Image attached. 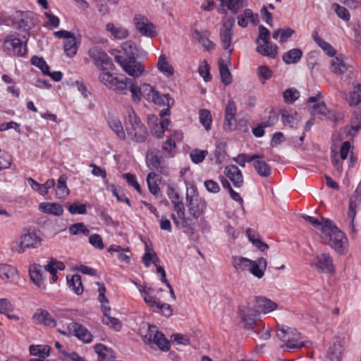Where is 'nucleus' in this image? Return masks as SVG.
<instances>
[{"mask_svg": "<svg viewBox=\"0 0 361 361\" xmlns=\"http://www.w3.org/2000/svg\"><path fill=\"white\" fill-rule=\"evenodd\" d=\"M122 49L125 55L115 56V61L123 70L134 78H139L144 72L145 67L141 62L135 59L137 48L132 41H126L122 44Z\"/></svg>", "mask_w": 361, "mask_h": 361, "instance_id": "nucleus-1", "label": "nucleus"}, {"mask_svg": "<svg viewBox=\"0 0 361 361\" xmlns=\"http://www.w3.org/2000/svg\"><path fill=\"white\" fill-rule=\"evenodd\" d=\"M322 238L337 253L344 255L347 252L348 239L332 221H326L322 227Z\"/></svg>", "mask_w": 361, "mask_h": 361, "instance_id": "nucleus-2", "label": "nucleus"}, {"mask_svg": "<svg viewBox=\"0 0 361 361\" xmlns=\"http://www.w3.org/2000/svg\"><path fill=\"white\" fill-rule=\"evenodd\" d=\"M126 130L130 139L137 143L144 142L148 135L145 126L142 123L133 109L128 110Z\"/></svg>", "mask_w": 361, "mask_h": 361, "instance_id": "nucleus-3", "label": "nucleus"}, {"mask_svg": "<svg viewBox=\"0 0 361 361\" xmlns=\"http://www.w3.org/2000/svg\"><path fill=\"white\" fill-rule=\"evenodd\" d=\"M276 336L285 343V347L290 350L298 349L304 346V343L301 341V334L295 329L282 327L276 331Z\"/></svg>", "mask_w": 361, "mask_h": 361, "instance_id": "nucleus-4", "label": "nucleus"}, {"mask_svg": "<svg viewBox=\"0 0 361 361\" xmlns=\"http://www.w3.org/2000/svg\"><path fill=\"white\" fill-rule=\"evenodd\" d=\"M144 341L148 344L156 345L162 351H168L171 346L169 341L154 325L148 326L147 332L144 336Z\"/></svg>", "mask_w": 361, "mask_h": 361, "instance_id": "nucleus-5", "label": "nucleus"}, {"mask_svg": "<svg viewBox=\"0 0 361 361\" xmlns=\"http://www.w3.org/2000/svg\"><path fill=\"white\" fill-rule=\"evenodd\" d=\"M146 164L152 171L169 176V167L164 161V155L158 151H148L146 155Z\"/></svg>", "mask_w": 361, "mask_h": 361, "instance_id": "nucleus-6", "label": "nucleus"}, {"mask_svg": "<svg viewBox=\"0 0 361 361\" xmlns=\"http://www.w3.org/2000/svg\"><path fill=\"white\" fill-rule=\"evenodd\" d=\"M311 265L317 271L325 274H334L336 268L332 256L329 253L322 252L317 255Z\"/></svg>", "mask_w": 361, "mask_h": 361, "instance_id": "nucleus-7", "label": "nucleus"}, {"mask_svg": "<svg viewBox=\"0 0 361 361\" xmlns=\"http://www.w3.org/2000/svg\"><path fill=\"white\" fill-rule=\"evenodd\" d=\"M143 97L149 102L159 106H169L170 101L173 99L169 94H160L153 87L149 85H142Z\"/></svg>", "mask_w": 361, "mask_h": 361, "instance_id": "nucleus-8", "label": "nucleus"}, {"mask_svg": "<svg viewBox=\"0 0 361 361\" xmlns=\"http://www.w3.org/2000/svg\"><path fill=\"white\" fill-rule=\"evenodd\" d=\"M88 54L93 60L94 64L101 67L102 70H111L114 64L106 52L97 47H92L89 49Z\"/></svg>", "mask_w": 361, "mask_h": 361, "instance_id": "nucleus-9", "label": "nucleus"}, {"mask_svg": "<svg viewBox=\"0 0 361 361\" xmlns=\"http://www.w3.org/2000/svg\"><path fill=\"white\" fill-rule=\"evenodd\" d=\"M235 25V18L229 17L222 22V25L220 30V40L222 47L224 49H228L232 42L233 37V28Z\"/></svg>", "mask_w": 361, "mask_h": 361, "instance_id": "nucleus-10", "label": "nucleus"}, {"mask_svg": "<svg viewBox=\"0 0 361 361\" xmlns=\"http://www.w3.org/2000/svg\"><path fill=\"white\" fill-rule=\"evenodd\" d=\"M4 49L9 54L17 56H23L27 51L26 47H23L22 41L13 35H8L5 38Z\"/></svg>", "mask_w": 361, "mask_h": 361, "instance_id": "nucleus-11", "label": "nucleus"}, {"mask_svg": "<svg viewBox=\"0 0 361 361\" xmlns=\"http://www.w3.org/2000/svg\"><path fill=\"white\" fill-rule=\"evenodd\" d=\"M133 22L140 35L148 37H152L157 35L154 25L147 17L142 15H135Z\"/></svg>", "mask_w": 361, "mask_h": 361, "instance_id": "nucleus-12", "label": "nucleus"}, {"mask_svg": "<svg viewBox=\"0 0 361 361\" xmlns=\"http://www.w3.org/2000/svg\"><path fill=\"white\" fill-rule=\"evenodd\" d=\"M188 211L190 215L195 219H198L202 215L206 208V202L204 200L199 197L198 195L189 196L186 195Z\"/></svg>", "mask_w": 361, "mask_h": 361, "instance_id": "nucleus-13", "label": "nucleus"}, {"mask_svg": "<svg viewBox=\"0 0 361 361\" xmlns=\"http://www.w3.org/2000/svg\"><path fill=\"white\" fill-rule=\"evenodd\" d=\"M259 315L257 311L248 307H245L240 310V317L243 326L247 329H252L255 326L259 325L257 321Z\"/></svg>", "mask_w": 361, "mask_h": 361, "instance_id": "nucleus-14", "label": "nucleus"}, {"mask_svg": "<svg viewBox=\"0 0 361 361\" xmlns=\"http://www.w3.org/2000/svg\"><path fill=\"white\" fill-rule=\"evenodd\" d=\"M68 329L70 334H73L84 343H90L92 341V335L90 331L82 325L71 322L68 325Z\"/></svg>", "mask_w": 361, "mask_h": 361, "instance_id": "nucleus-15", "label": "nucleus"}, {"mask_svg": "<svg viewBox=\"0 0 361 361\" xmlns=\"http://www.w3.org/2000/svg\"><path fill=\"white\" fill-rule=\"evenodd\" d=\"M224 173L232 182L233 186L240 188L243 185V176L240 169L235 165H228L225 168Z\"/></svg>", "mask_w": 361, "mask_h": 361, "instance_id": "nucleus-16", "label": "nucleus"}, {"mask_svg": "<svg viewBox=\"0 0 361 361\" xmlns=\"http://www.w3.org/2000/svg\"><path fill=\"white\" fill-rule=\"evenodd\" d=\"M32 321L36 324H41L46 326L54 327L56 325V320L50 314L44 310L37 309L32 316Z\"/></svg>", "mask_w": 361, "mask_h": 361, "instance_id": "nucleus-17", "label": "nucleus"}, {"mask_svg": "<svg viewBox=\"0 0 361 361\" xmlns=\"http://www.w3.org/2000/svg\"><path fill=\"white\" fill-rule=\"evenodd\" d=\"M237 112L235 104L229 100L225 109L224 128L226 130H233L235 127V114Z\"/></svg>", "mask_w": 361, "mask_h": 361, "instance_id": "nucleus-18", "label": "nucleus"}, {"mask_svg": "<svg viewBox=\"0 0 361 361\" xmlns=\"http://www.w3.org/2000/svg\"><path fill=\"white\" fill-rule=\"evenodd\" d=\"M146 180L149 192L156 198L161 197L162 196V193L159 186V184L161 182V178L159 176L156 172L152 171L148 173Z\"/></svg>", "mask_w": 361, "mask_h": 361, "instance_id": "nucleus-19", "label": "nucleus"}, {"mask_svg": "<svg viewBox=\"0 0 361 361\" xmlns=\"http://www.w3.org/2000/svg\"><path fill=\"white\" fill-rule=\"evenodd\" d=\"M31 281L39 288H45L42 276V267L40 264H33L29 268Z\"/></svg>", "mask_w": 361, "mask_h": 361, "instance_id": "nucleus-20", "label": "nucleus"}, {"mask_svg": "<svg viewBox=\"0 0 361 361\" xmlns=\"http://www.w3.org/2000/svg\"><path fill=\"white\" fill-rule=\"evenodd\" d=\"M267 269V260L264 257H259L257 260H252L249 271L257 279H262Z\"/></svg>", "mask_w": 361, "mask_h": 361, "instance_id": "nucleus-21", "label": "nucleus"}, {"mask_svg": "<svg viewBox=\"0 0 361 361\" xmlns=\"http://www.w3.org/2000/svg\"><path fill=\"white\" fill-rule=\"evenodd\" d=\"M314 115H319L322 116V119L324 120H334L335 115L334 113L330 111L326 107L324 102L314 104L312 106Z\"/></svg>", "mask_w": 361, "mask_h": 361, "instance_id": "nucleus-22", "label": "nucleus"}, {"mask_svg": "<svg viewBox=\"0 0 361 361\" xmlns=\"http://www.w3.org/2000/svg\"><path fill=\"white\" fill-rule=\"evenodd\" d=\"M361 202V193L356 190L350 197L349 201L348 217L351 219L350 224L353 226L354 219L356 215V209Z\"/></svg>", "mask_w": 361, "mask_h": 361, "instance_id": "nucleus-23", "label": "nucleus"}, {"mask_svg": "<svg viewBox=\"0 0 361 361\" xmlns=\"http://www.w3.org/2000/svg\"><path fill=\"white\" fill-rule=\"evenodd\" d=\"M313 40L315 43L329 56H334L336 54L334 48L324 39H322L317 31L312 35Z\"/></svg>", "mask_w": 361, "mask_h": 361, "instance_id": "nucleus-24", "label": "nucleus"}, {"mask_svg": "<svg viewBox=\"0 0 361 361\" xmlns=\"http://www.w3.org/2000/svg\"><path fill=\"white\" fill-rule=\"evenodd\" d=\"M253 166L257 174L261 177L268 178L271 174V166L262 158L256 159L253 162Z\"/></svg>", "mask_w": 361, "mask_h": 361, "instance_id": "nucleus-25", "label": "nucleus"}, {"mask_svg": "<svg viewBox=\"0 0 361 361\" xmlns=\"http://www.w3.org/2000/svg\"><path fill=\"white\" fill-rule=\"evenodd\" d=\"M302 56V50L299 48H294L284 53L282 59L286 64H293L298 63Z\"/></svg>", "mask_w": 361, "mask_h": 361, "instance_id": "nucleus-26", "label": "nucleus"}, {"mask_svg": "<svg viewBox=\"0 0 361 361\" xmlns=\"http://www.w3.org/2000/svg\"><path fill=\"white\" fill-rule=\"evenodd\" d=\"M331 68L334 73L338 75H342L347 71L348 66L345 64L342 54H339L332 59Z\"/></svg>", "mask_w": 361, "mask_h": 361, "instance_id": "nucleus-27", "label": "nucleus"}, {"mask_svg": "<svg viewBox=\"0 0 361 361\" xmlns=\"http://www.w3.org/2000/svg\"><path fill=\"white\" fill-rule=\"evenodd\" d=\"M257 307L262 310L264 314L271 312L275 310L278 305L272 300L267 299L264 297H259L256 300Z\"/></svg>", "mask_w": 361, "mask_h": 361, "instance_id": "nucleus-28", "label": "nucleus"}, {"mask_svg": "<svg viewBox=\"0 0 361 361\" xmlns=\"http://www.w3.org/2000/svg\"><path fill=\"white\" fill-rule=\"evenodd\" d=\"M278 47L276 44H270L269 42L267 44L258 45L256 51L262 56H268L271 59H275L277 55Z\"/></svg>", "mask_w": 361, "mask_h": 361, "instance_id": "nucleus-29", "label": "nucleus"}, {"mask_svg": "<svg viewBox=\"0 0 361 361\" xmlns=\"http://www.w3.org/2000/svg\"><path fill=\"white\" fill-rule=\"evenodd\" d=\"M39 209L44 213L61 216L63 212V207L57 203L43 202L39 204Z\"/></svg>", "mask_w": 361, "mask_h": 361, "instance_id": "nucleus-30", "label": "nucleus"}, {"mask_svg": "<svg viewBox=\"0 0 361 361\" xmlns=\"http://www.w3.org/2000/svg\"><path fill=\"white\" fill-rule=\"evenodd\" d=\"M21 244L28 248L37 247L40 245V238L35 233H28L20 238Z\"/></svg>", "mask_w": 361, "mask_h": 361, "instance_id": "nucleus-31", "label": "nucleus"}, {"mask_svg": "<svg viewBox=\"0 0 361 361\" xmlns=\"http://www.w3.org/2000/svg\"><path fill=\"white\" fill-rule=\"evenodd\" d=\"M220 1V6L222 8V13H226L230 11L232 13L236 14L241 6L240 0H218Z\"/></svg>", "mask_w": 361, "mask_h": 361, "instance_id": "nucleus-32", "label": "nucleus"}, {"mask_svg": "<svg viewBox=\"0 0 361 361\" xmlns=\"http://www.w3.org/2000/svg\"><path fill=\"white\" fill-rule=\"evenodd\" d=\"M67 282L68 286L78 295L83 293V286L82 283L81 276L79 274H74L69 279L67 276Z\"/></svg>", "mask_w": 361, "mask_h": 361, "instance_id": "nucleus-33", "label": "nucleus"}, {"mask_svg": "<svg viewBox=\"0 0 361 361\" xmlns=\"http://www.w3.org/2000/svg\"><path fill=\"white\" fill-rule=\"evenodd\" d=\"M132 81V79L128 78L126 77H124L121 79L117 78L112 90L118 94H126Z\"/></svg>", "mask_w": 361, "mask_h": 361, "instance_id": "nucleus-34", "label": "nucleus"}, {"mask_svg": "<svg viewBox=\"0 0 361 361\" xmlns=\"http://www.w3.org/2000/svg\"><path fill=\"white\" fill-rule=\"evenodd\" d=\"M106 30L110 32L114 37L119 39H125L128 35V31L126 28L121 26H116L111 23L106 24Z\"/></svg>", "mask_w": 361, "mask_h": 361, "instance_id": "nucleus-35", "label": "nucleus"}, {"mask_svg": "<svg viewBox=\"0 0 361 361\" xmlns=\"http://www.w3.org/2000/svg\"><path fill=\"white\" fill-rule=\"evenodd\" d=\"M67 177L65 175L61 176L58 179L56 195L58 198L64 199L70 192L66 185Z\"/></svg>", "mask_w": 361, "mask_h": 361, "instance_id": "nucleus-36", "label": "nucleus"}, {"mask_svg": "<svg viewBox=\"0 0 361 361\" xmlns=\"http://www.w3.org/2000/svg\"><path fill=\"white\" fill-rule=\"evenodd\" d=\"M157 68L167 77H170L174 73L173 68L169 63L164 54H161L158 59Z\"/></svg>", "mask_w": 361, "mask_h": 361, "instance_id": "nucleus-37", "label": "nucleus"}, {"mask_svg": "<svg viewBox=\"0 0 361 361\" xmlns=\"http://www.w3.org/2000/svg\"><path fill=\"white\" fill-rule=\"evenodd\" d=\"M29 350L31 355L44 359L49 355L50 348L44 345H32L30 346Z\"/></svg>", "mask_w": 361, "mask_h": 361, "instance_id": "nucleus-38", "label": "nucleus"}, {"mask_svg": "<svg viewBox=\"0 0 361 361\" xmlns=\"http://www.w3.org/2000/svg\"><path fill=\"white\" fill-rule=\"evenodd\" d=\"M18 274L16 267L7 264H0V278L3 280L13 279Z\"/></svg>", "mask_w": 361, "mask_h": 361, "instance_id": "nucleus-39", "label": "nucleus"}, {"mask_svg": "<svg viewBox=\"0 0 361 361\" xmlns=\"http://www.w3.org/2000/svg\"><path fill=\"white\" fill-rule=\"evenodd\" d=\"M252 261V260L245 257H234L233 260V265L237 271L243 272L249 271Z\"/></svg>", "mask_w": 361, "mask_h": 361, "instance_id": "nucleus-40", "label": "nucleus"}, {"mask_svg": "<svg viewBox=\"0 0 361 361\" xmlns=\"http://www.w3.org/2000/svg\"><path fill=\"white\" fill-rule=\"evenodd\" d=\"M64 52L66 56L73 57L76 54L78 46L76 43V38L75 35L68 38L64 42Z\"/></svg>", "mask_w": 361, "mask_h": 361, "instance_id": "nucleus-41", "label": "nucleus"}, {"mask_svg": "<svg viewBox=\"0 0 361 361\" xmlns=\"http://www.w3.org/2000/svg\"><path fill=\"white\" fill-rule=\"evenodd\" d=\"M109 125L119 139L124 140L126 138V133L121 121L117 118H111L109 121Z\"/></svg>", "mask_w": 361, "mask_h": 361, "instance_id": "nucleus-42", "label": "nucleus"}, {"mask_svg": "<svg viewBox=\"0 0 361 361\" xmlns=\"http://www.w3.org/2000/svg\"><path fill=\"white\" fill-rule=\"evenodd\" d=\"M140 291L145 302L150 308L153 310L154 307H157V302H159V300L152 295L153 289L152 288H149L147 290H140Z\"/></svg>", "mask_w": 361, "mask_h": 361, "instance_id": "nucleus-43", "label": "nucleus"}, {"mask_svg": "<svg viewBox=\"0 0 361 361\" xmlns=\"http://www.w3.org/2000/svg\"><path fill=\"white\" fill-rule=\"evenodd\" d=\"M263 158V156L259 154H240L237 157L233 158V161L237 162L240 166L245 167L246 162H255L256 159Z\"/></svg>", "mask_w": 361, "mask_h": 361, "instance_id": "nucleus-44", "label": "nucleus"}, {"mask_svg": "<svg viewBox=\"0 0 361 361\" xmlns=\"http://www.w3.org/2000/svg\"><path fill=\"white\" fill-rule=\"evenodd\" d=\"M13 23L18 30H29L31 29L29 18L23 13L15 17Z\"/></svg>", "mask_w": 361, "mask_h": 361, "instance_id": "nucleus-45", "label": "nucleus"}, {"mask_svg": "<svg viewBox=\"0 0 361 361\" xmlns=\"http://www.w3.org/2000/svg\"><path fill=\"white\" fill-rule=\"evenodd\" d=\"M102 321L104 325L108 326L116 331H119L122 328L121 321L116 317L110 316V314L104 315Z\"/></svg>", "mask_w": 361, "mask_h": 361, "instance_id": "nucleus-46", "label": "nucleus"}, {"mask_svg": "<svg viewBox=\"0 0 361 361\" xmlns=\"http://www.w3.org/2000/svg\"><path fill=\"white\" fill-rule=\"evenodd\" d=\"M219 66L221 82L226 85L231 84L232 76L227 66L223 61H221L219 63Z\"/></svg>", "mask_w": 361, "mask_h": 361, "instance_id": "nucleus-47", "label": "nucleus"}, {"mask_svg": "<svg viewBox=\"0 0 361 361\" xmlns=\"http://www.w3.org/2000/svg\"><path fill=\"white\" fill-rule=\"evenodd\" d=\"M200 122L205 128L207 130L211 128V124L212 121V115L209 110L202 109L200 111Z\"/></svg>", "mask_w": 361, "mask_h": 361, "instance_id": "nucleus-48", "label": "nucleus"}, {"mask_svg": "<svg viewBox=\"0 0 361 361\" xmlns=\"http://www.w3.org/2000/svg\"><path fill=\"white\" fill-rule=\"evenodd\" d=\"M157 303V307H154L152 310L154 312L160 313L166 317H171L173 314V310L170 305L161 302L160 300Z\"/></svg>", "mask_w": 361, "mask_h": 361, "instance_id": "nucleus-49", "label": "nucleus"}, {"mask_svg": "<svg viewBox=\"0 0 361 361\" xmlns=\"http://www.w3.org/2000/svg\"><path fill=\"white\" fill-rule=\"evenodd\" d=\"M208 152L207 150L195 149L190 153V157L193 163L200 164L204 160Z\"/></svg>", "mask_w": 361, "mask_h": 361, "instance_id": "nucleus-50", "label": "nucleus"}, {"mask_svg": "<svg viewBox=\"0 0 361 361\" xmlns=\"http://www.w3.org/2000/svg\"><path fill=\"white\" fill-rule=\"evenodd\" d=\"M302 218L310 222L314 227L319 228L321 231V233H322V227L324 224H326V221H331V220L322 217L321 220H319L317 218L306 214L302 215Z\"/></svg>", "mask_w": 361, "mask_h": 361, "instance_id": "nucleus-51", "label": "nucleus"}, {"mask_svg": "<svg viewBox=\"0 0 361 361\" xmlns=\"http://www.w3.org/2000/svg\"><path fill=\"white\" fill-rule=\"evenodd\" d=\"M116 78H117L114 77L112 74L108 72L102 73L99 76L100 82L109 89L113 88Z\"/></svg>", "mask_w": 361, "mask_h": 361, "instance_id": "nucleus-52", "label": "nucleus"}, {"mask_svg": "<svg viewBox=\"0 0 361 361\" xmlns=\"http://www.w3.org/2000/svg\"><path fill=\"white\" fill-rule=\"evenodd\" d=\"M283 99L286 103L292 104L300 97V92L295 88H288L283 92Z\"/></svg>", "mask_w": 361, "mask_h": 361, "instance_id": "nucleus-53", "label": "nucleus"}, {"mask_svg": "<svg viewBox=\"0 0 361 361\" xmlns=\"http://www.w3.org/2000/svg\"><path fill=\"white\" fill-rule=\"evenodd\" d=\"M361 128V115L360 114H355L350 121V130L348 133L355 136V133Z\"/></svg>", "mask_w": 361, "mask_h": 361, "instance_id": "nucleus-54", "label": "nucleus"}, {"mask_svg": "<svg viewBox=\"0 0 361 361\" xmlns=\"http://www.w3.org/2000/svg\"><path fill=\"white\" fill-rule=\"evenodd\" d=\"M69 233L71 235L82 233L84 235H87L90 231L83 223H76L69 227Z\"/></svg>", "mask_w": 361, "mask_h": 361, "instance_id": "nucleus-55", "label": "nucleus"}, {"mask_svg": "<svg viewBox=\"0 0 361 361\" xmlns=\"http://www.w3.org/2000/svg\"><path fill=\"white\" fill-rule=\"evenodd\" d=\"M68 210L71 214H85L87 213V206L85 204L76 202L71 204Z\"/></svg>", "mask_w": 361, "mask_h": 361, "instance_id": "nucleus-56", "label": "nucleus"}, {"mask_svg": "<svg viewBox=\"0 0 361 361\" xmlns=\"http://www.w3.org/2000/svg\"><path fill=\"white\" fill-rule=\"evenodd\" d=\"M162 150L167 153L169 157H173L177 148L175 141L171 137L168 138L162 145Z\"/></svg>", "mask_w": 361, "mask_h": 361, "instance_id": "nucleus-57", "label": "nucleus"}, {"mask_svg": "<svg viewBox=\"0 0 361 361\" xmlns=\"http://www.w3.org/2000/svg\"><path fill=\"white\" fill-rule=\"evenodd\" d=\"M361 102V84L355 86L353 92L350 93L349 104L350 105H357Z\"/></svg>", "mask_w": 361, "mask_h": 361, "instance_id": "nucleus-58", "label": "nucleus"}, {"mask_svg": "<svg viewBox=\"0 0 361 361\" xmlns=\"http://www.w3.org/2000/svg\"><path fill=\"white\" fill-rule=\"evenodd\" d=\"M200 75L203 78L205 82H209L212 80V76L209 72V66L204 60L198 68Z\"/></svg>", "mask_w": 361, "mask_h": 361, "instance_id": "nucleus-59", "label": "nucleus"}, {"mask_svg": "<svg viewBox=\"0 0 361 361\" xmlns=\"http://www.w3.org/2000/svg\"><path fill=\"white\" fill-rule=\"evenodd\" d=\"M31 63L32 65L39 68L44 75L48 73V69H49V67L48 66V65L47 64L46 61L44 60L43 58L34 56L31 59Z\"/></svg>", "mask_w": 361, "mask_h": 361, "instance_id": "nucleus-60", "label": "nucleus"}, {"mask_svg": "<svg viewBox=\"0 0 361 361\" xmlns=\"http://www.w3.org/2000/svg\"><path fill=\"white\" fill-rule=\"evenodd\" d=\"M333 7L334 8L336 13L340 18L344 21H348L350 20V15L347 8L338 4H334Z\"/></svg>", "mask_w": 361, "mask_h": 361, "instance_id": "nucleus-61", "label": "nucleus"}, {"mask_svg": "<svg viewBox=\"0 0 361 361\" xmlns=\"http://www.w3.org/2000/svg\"><path fill=\"white\" fill-rule=\"evenodd\" d=\"M257 73L264 83L272 76V71L267 66H261L257 68Z\"/></svg>", "mask_w": 361, "mask_h": 361, "instance_id": "nucleus-62", "label": "nucleus"}, {"mask_svg": "<svg viewBox=\"0 0 361 361\" xmlns=\"http://www.w3.org/2000/svg\"><path fill=\"white\" fill-rule=\"evenodd\" d=\"M27 181L31 186V188L39 192L42 196H44L47 194V190L45 189L44 184H40L35 180L32 178H28Z\"/></svg>", "mask_w": 361, "mask_h": 361, "instance_id": "nucleus-63", "label": "nucleus"}, {"mask_svg": "<svg viewBox=\"0 0 361 361\" xmlns=\"http://www.w3.org/2000/svg\"><path fill=\"white\" fill-rule=\"evenodd\" d=\"M123 176L124 177V178H126L128 185H132L139 193H142L141 187L138 182L137 181V178L135 175L130 173H124Z\"/></svg>", "mask_w": 361, "mask_h": 361, "instance_id": "nucleus-64", "label": "nucleus"}]
</instances>
